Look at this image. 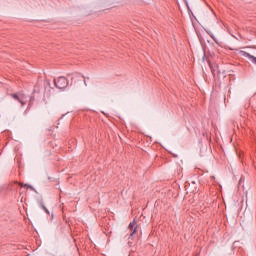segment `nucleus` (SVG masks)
Here are the masks:
<instances>
[{
  "label": "nucleus",
  "instance_id": "obj_11",
  "mask_svg": "<svg viewBox=\"0 0 256 256\" xmlns=\"http://www.w3.org/2000/svg\"><path fill=\"white\" fill-rule=\"evenodd\" d=\"M135 222H130L129 225H133Z\"/></svg>",
  "mask_w": 256,
  "mask_h": 256
},
{
  "label": "nucleus",
  "instance_id": "obj_2",
  "mask_svg": "<svg viewBox=\"0 0 256 256\" xmlns=\"http://www.w3.org/2000/svg\"><path fill=\"white\" fill-rule=\"evenodd\" d=\"M79 81H83L84 85L87 87V81H85V76L79 73H74L71 78V83L77 84L79 83Z\"/></svg>",
  "mask_w": 256,
  "mask_h": 256
},
{
  "label": "nucleus",
  "instance_id": "obj_6",
  "mask_svg": "<svg viewBox=\"0 0 256 256\" xmlns=\"http://www.w3.org/2000/svg\"><path fill=\"white\" fill-rule=\"evenodd\" d=\"M20 187H26V189H33V187L31 185H27V184H23V183H19Z\"/></svg>",
  "mask_w": 256,
  "mask_h": 256
},
{
  "label": "nucleus",
  "instance_id": "obj_5",
  "mask_svg": "<svg viewBox=\"0 0 256 256\" xmlns=\"http://www.w3.org/2000/svg\"><path fill=\"white\" fill-rule=\"evenodd\" d=\"M42 209L45 211V213H47V215H49V209H47V207H45V204H43V202L40 203Z\"/></svg>",
  "mask_w": 256,
  "mask_h": 256
},
{
  "label": "nucleus",
  "instance_id": "obj_12",
  "mask_svg": "<svg viewBox=\"0 0 256 256\" xmlns=\"http://www.w3.org/2000/svg\"><path fill=\"white\" fill-rule=\"evenodd\" d=\"M14 185H19V183L15 182Z\"/></svg>",
  "mask_w": 256,
  "mask_h": 256
},
{
  "label": "nucleus",
  "instance_id": "obj_8",
  "mask_svg": "<svg viewBox=\"0 0 256 256\" xmlns=\"http://www.w3.org/2000/svg\"><path fill=\"white\" fill-rule=\"evenodd\" d=\"M211 183H215V176H210Z\"/></svg>",
  "mask_w": 256,
  "mask_h": 256
},
{
  "label": "nucleus",
  "instance_id": "obj_4",
  "mask_svg": "<svg viewBox=\"0 0 256 256\" xmlns=\"http://www.w3.org/2000/svg\"><path fill=\"white\" fill-rule=\"evenodd\" d=\"M137 225H129L128 226V229H129V232H130V237H134V235L137 234Z\"/></svg>",
  "mask_w": 256,
  "mask_h": 256
},
{
  "label": "nucleus",
  "instance_id": "obj_10",
  "mask_svg": "<svg viewBox=\"0 0 256 256\" xmlns=\"http://www.w3.org/2000/svg\"><path fill=\"white\" fill-rule=\"evenodd\" d=\"M106 235H109L111 232H104Z\"/></svg>",
  "mask_w": 256,
  "mask_h": 256
},
{
  "label": "nucleus",
  "instance_id": "obj_1",
  "mask_svg": "<svg viewBox=\"0 0 256 256\" xmlns=\"http://www.w3.org/2000/svg\"><path fill=\"white\" fill-rule=\"evenodd\" d=\"M54 85L57 89H65L69 85V80L61 76L57 79H54Z\"/></svg>",
  "mask_w": 256,
  "mask_h": 256
},
{
  "label": "nucleus",
  "instance_id": "obj_7",
  "mask_svg": "<svg viewBox=\"0 0 256 256\" xmlns=\"http://www.w3.org/2000/svg\"><path fill=\"white\" fill-rule=\"evenodd\" d=\"M208 35L211 37V39H213L215 43H217V38L215 37V35H213V33L208 32Z\"/></svg>",
  "mask_w": 256,
  "mask_h": 256
},
{
  "label": "nucleus",
  "instance_id": "obj_9",
  "mask_svg": "<svg viewBox=\"0 0 256 256\" xmlns=\"http://www.w3.org/2000/svg\"><path fill=\"white\" fill-rule=\"evenodd\" d=\"M253 63L256 65V57L253 58Z\"/></svg>",
  "mask_w": 256,
  "mask_h": 256
},
{
  "label": "nucleus",
  "instance_id": "obj_3",
  "mask_svg": "<svg viewBox=\"0 0 256 256\" xmlns=\"http://www.w3.org/2000/svg\"><path fill=\"white\" fill-rule=\"evenodd\" d=\"M11 97H13V99H15L16 101H18L19 103H21L22 107L25 106V96L24 95H17V94H11Z\"/></svg>",
  "mask_w": 256,
  "mask_h": 256
}]
</instances>
